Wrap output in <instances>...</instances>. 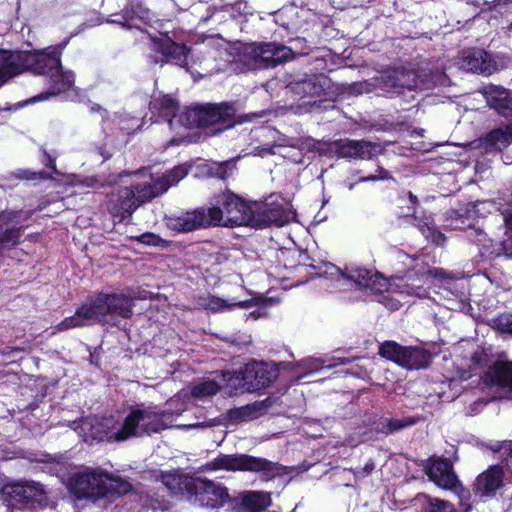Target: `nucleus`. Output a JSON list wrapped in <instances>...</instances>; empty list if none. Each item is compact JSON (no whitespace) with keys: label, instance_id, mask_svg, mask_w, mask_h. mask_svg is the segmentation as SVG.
Instances as JSON below:
<instances>
[{"label":"nucleus","instance_id":"nucleus-18","mask_svg":"<svg viewBox=\"0 0 512 512\" xmlns=\"http://www.w3.org/2000/svg\"><path fill=\"white\" fill-rule=\"evenodd\" d=\"M427 475L431 481L443 489L455 493L463 492L464 489L453 471L452 464L447 460H434L428 467Z\"/></svg>","mask_w":512,"mask_h":512},{"label":"nucleus","instance_id":"nucleus-48","mask_svg":"<svg viewBox=\"0 0 512 512\" xmlns=\"http://www.w3.org/2000/svg\"><path fill=\"white\" fill-rule=\"evenodd\" d=\"M475 406L483 407L484 406V402H482V401L476 402Z\"/></svg>","mask_w":512,"mask_h":512},{"label":"nucleus","instance_id":"nucleus-29","mask_svg":"<svg viewBox=\"0 0 512 512\" xmlns=\"http://www.w3.org/2000/svg\"><path fill=\"white\" fill-rule=\"evenodd\" d=\"M417 227L422 235L435 245L442 246L446 242L445 235L438 230L434 221L430 217L420 219Z\"/></svg>","mask_w":512,"mask_h":512},{"label":"nucleus","instance_id":"nucleus-19","mask_svg":"<svg viewBox=\"0 0 512 512\" xmlns=\"http://www.w3.org/2000/svg\"><path fill=\"white\" fill-rule=\"evenodd\" d=\"M457 64L464 70L488 75L497 69L496 62L492 56L481 49L463 51L458 58Z\"/></svg>","mask_w":512,"mask_h":512},{"label":"nucleus","instance_id":"nucleus-51","mask_svg":"<svg viewBox=\"0 0 512 512\" xmlns=\"http://www.w3.org/2000/svg\"><path fill=\"white\" fill-rule=\"evenodd\" d=\"M295 509H296V507L293 509V511H292V512H295Z\"/></svg>","mask_w":512,"mask_h":512},{"label":"nucleus","instance_id":"nucleus-9","mask_svg":"<svg viewBox=\"0 0 512 512\" xmlns=\"http://www.w3.org/2000/svg\"><path fill=\"white\" fill-rule=\"evenodd\" d=\"M227 385L236 391L254 392L268 387L278 377V370L272 364L252 361L241 372L222 373Z\"/></svg>","mask_w":512,"mask_h":512},{"label":"nucleus","instance_id":"nucleus-37","mask_svg":"<svg viewBox=\"0 0 512 512\" xmlns=\"http://www.w3.org/2000/svg\"><path fill=\"white\" fill-rule=\"evenodd\" d=\"M413 422L412 421H407V420H401V419H385L384 422H381L380 424L383 425L381 431L383 433H392L394 431H397V430H400L404 427H407L409 425H411Z\"/></svg>","mask_w":512,"mask_h":512},{"label":"nucleus","instance_id":"nucleus-40","mask_svg":"<svg viewBox=\"0 0 512 512\" xmlns=\"http://www.w3.org/2000/svg\"><path fill=\"white\" fill-rule=\"evenodd\" d=\"M303 368L307 369L309 373L316 372L324 367V362L317 358H307L301 361Z\"/></svg>","mask_w":512,"mask_h":512},{"label":"nucleus","instance_id":"nucleus-11","mask_svg":"<svg viewBox=\"0 0 512 512\" xmlns=\"http://www.w3.org/2000/svg\"><path fill=\"white\" fill-rule=\"evenodd\" d=\"M2 497L11 507L19 509L42 507L47 504L45 487L33 480H21L5 484Z\"/></svg>","mask_w":512,"mask_h":512},{"label":"nucleus","instance_id":"nucleus-44","mask_svg":"<svg viewBox=\"0 0 512 512\" xmlns=\"http://www.w3.org/2000/svg\"><path fill=\"white\" fill-rule=\"evenodd\" d=\"M298 149H299V151H302V146H301V145H299ZM301 155H302V153H301V152H299V156H297V155H293V156L291 157L292 161H294V162H296V163H302Z\"/></svg>","mask_w":512,"mask_h":512},{"label":"nucleus","instance_id":"nucleus-10","mask_svg":"<svg viewBox=\"0 0 512 512\" xmlns=\"http://www.w3.org/2000/svg\"><path fill=\"white\" fill-rule=\"evenodd\" d=\"M170 480L178 486L183 484L190 495L191 501L200 506L216 509L223 507L230 501L228 489L213 481L199 478H186L182 481L181 478L166 476L164 477V483L171 489L175 487L171 486Z\"/></svg>","mask_w":512,"mask_h":512},{"label":"nucleus","instance_id":"nucleus-32","mask_svg":"<svg viewBox=\"0 0 512 512\" xmlns=\"http://www.w3.org/2000/svg\"><path fill=\"white\" fill-rule=\"evenodd\" d=\"M219 390V385L213 380H206L196 384L192 390L191 395L195 398L202 399L215 395Z\"/></svg>","mask_w":512,"mask_h":512},{"label":"nucleus","instance_id":"nucleus-34","mask_svg":"<svg viewBox=\"0 0 512 512\" xmlns=\"http://www.w3.org/2000/svg\"><path fill=\"white\" fill-rule=\"evenodd\" d=\"M487 447L496 455L499 459L505 460L512 456V441L505 440L502 442L494 441L487 445Z\"/></svg>","mask_w":512,"mask_h":512},{"label":"nucleus","instance_id":"nucleus-49","mask_svg":"<svg viewBox=\"0 0 512 512\" xmlns=\"http://www.w3.org/2000/svg\"><path fill=\"white\" fill-rule=\"evenodd\" d=\"M249 316H250V317H253L254 319H256V318H257V316L255 315V312L250 313V315H249Z\"/></svg>","mask_w":512,"mask_h":512},{"label":"nucleus","instance_id":"nucleus-5","mask_svg":"<svg viewBox=\"0 0 512 512\" xmlns=\"http://www.w3.org/2000/svg\"><path fill=\"white\" fill-rule=\"evenodd\" d=\"M133 306V298L125 294L101 293L92 301L79 307L73 316L58 323L55 332L84 327L96 322L115 324L118 318L131 317Z\"/></svg>","mask_w":512,"mask_h":512},{"label":"nucleus","instance_id":"nucleus-7","mask_svg":"<svg viewBox=\"0 0 512 512\" xmlns=\"http://www.w3.org/2000/svg\"><path fill=\"white\" fill-rule=\"evenodd\" d=\"M68 489L77 498L98 499L108 494L126 493L129 485L102 469L80 467L69 477Z\"/></svg>","mask_w":512,"mask_h":512},{"label":"nucleus","instance_id":"nucleus-2","mask_svg":"<svg viewBox=\"0 0 512 512\" xmlns=\"http://www.w3.org/2000/svg\"><path fill=\"white\" fill-rule=\"evenodd\" d=\"M322 275L339 283V286L355 285L360 289L370 291L376 301L389 310H398L403 301L410 297L425 298L428 296L427 287L434 284L436 279H443L445 272L439 268H421L405 278L396 277L388 280L378 273L360 267H347L345 271L331 263L323 266Z\"/></svg>","mask_w":512,"mask_h":512},{"label":"nucleus","instance_id":"nucleus-26","mask_svg":"<svg viewBox=\"0 0 512 512\" xmlns=\"http://www.w3.org/2000/svg\"><path fill=\"white\" fill-rule=\"evenodd\" d=\"M240 501L247 512H262L271 504L270 494L260 491L243 492Z\"/></svg>","mask_w":512,"mask_h":512},{"label":"nucleus","instance_id":"nucleus-21","mask_svg":"<svg viewBox=\"0 0 512 512\" xmlns=\"http://www.w3.org/2000/svg\"><path fill=\"white\" fill-rule=\"evenodd\" d=\"M150 38L152 50L160 53L165 58V60L161 61V64L173 61L179 66L186 65L188 49L185 45L173 42L167 35L160 34Z\"/></svg>","mask_w":512,"mask_h":512},{"label":"nucleus","instance_id":"nucleus-4","mask_svg":"<svg viewBox=\"0 0 512 512\" xmlns=\"http://www.w3.org/2000/svg\"><path fill=\"white\" fill-rule=\"evenodd\" d=\"M188 174L186 165H179L161 177L151 178L152 183L132 184L118 189L109 200V211L118 221L130 218L142 204L166 192Z\"/></svg>","mask_w":512,"mask_h":512},{"label":"nucleus","instance_id":"nucleus-39","mask_svg":"<svg viewBox=\"0 0 512 512\" xmlns=\"http://www.w3.org/2000/svg\"><path fill=\"white\" fill-rule=\"evenodd\" d=\"M177 108H178L177 102L174 99H172L171 97L164 96L161 99L160 109H161V113L163 114L164 117L169 118L171 116H175Z\"/></svg>","mask_w":512,"mask_h":512},{"label":"nucleus","instance_id":"nucleus-33","mask_svg":"<svg viewBox=\"0 0 512 512\" xmlns=\"http://www.w3.org/2000/svg\"><path fill=\"white\" fill-rule=\"evenodd\" d=\"M258 410L255 406H243L230 412V419L233 421H249L257 418Z\"/></svg>","mask_w":512,"mask_h":512},{"label":"nucleus","instance_id":"nucleus-41","mask_svg":"<svg viewBox=\"0 0 512 512\" xmlns=\"http://www.w3.org/2000/svg\"><path fill=\"white\" fill-rule=\"evenodd\" d=\"M137 239L139 242L150 246H158L161 242V238L153 233L142 234Z\"/></svg>","mask_w":512,"mask_h":512},{"label":"nucleus","instance_id":"nucleus-22","mask_svg":"<svg viewBox=\"0 0 512 512\" xmlns=\"http://www.w3.org/2000/svg\"><path fill=\"white\" fill-rule=\"evenodd\" d=\"M381 86L397 94H402L405 89L412 91L418 87L416 74L411 71L393 70L381 77Z\"/></svg>","mask_w":512,"mask_h":512},{"label":"nucleus","instance_id":"nucleus-47","mask_svg":"<svg viewBox=\"0 0 512 512\" xmlns=\"http://www.w3.org/2000/svg\"><path fill=\"white\" fill-rule=\"evenodd\" d=\"M354 186H355V183H349V184L347 185V187H348V189H349V190H353V189H354Z\"/></svg>","mask_w":512,"mask_h":512},{"label":"nucleus","instance_id":"nucleus-38","mask_svg":"<svg viewBox=\"0 0 512 512\" xmlns=\"http://www.w3.org/2000/svg\"><path fill=\"white\" fill-rule=\"evenodd\" d=\"M506 226V238L502 242L503 250L508 257L512 258V215L504 218Z\"/></svg>","mask_w":512,"mask_h":512},{"label":"nucleus","instance_id":"nucleus-13","mask_svg":"<svg viewBox=\"0 0 512 512\" xmlns=\"http://www.w3.org/2000/svg\"><path fill=\"white\" fill-rule=\"evenodd\" d=\"M382 357L391 360L407 369L426 367L431 359L430 354L417 347H402L395 342L383 343L379 348Z\"/></svg>","mask_w":512,"mask_h":512},{"label":"nucleus","instance_id":"nucleus-3","mask_svg":"<svg viewBox=\"0 0 512 512\" xmlns=\"http://www.w3.org/2000/svg\"><path fill=\"white\" fill-rule=\"evenodd\" d=\"M68 44V40L55 47L35 51L9 52L0 50V87L11 77L24 71L34 74L48 75L52 79V91L41 93L31 102L44 101L50 96L68 90L74 83V74L63 72L60 54Z\"/></svg>","mask_w":512,"mask_h":512},{"label":"nucleus","instance_id":"nucleus-50","mask_svg":"<svg viewBox=\"0 0 512 512\" xmlns=\"http://www.w3.org/2000/svg\"><path fill=\"white\" fill-rule=\"evenodd\" d=\"M409 196H410V199H411V200H414V199H415V197L413 196V194L409 193Z\"/></svg>","mask_w":512,"mask_h":512},{"label":"nucleus","instance_id":"nucleus-20","mask_svg":"<svg viewBox=\"0 0 512 512\" xmlns=\"http://www.w3.org/2000/svg\"><path fill=\"white\" fill-rule=\"evenodd\" d=\"M260 298L239 299L238 297L220 298L213 295L200 296L197 299V304L205 310L211 312H225L231 311L235 308L249 309L253 306L259 305Z\"/></svg>","mask_w":512,"mask_h":512},{"label":"nucleus","instance_id":"nucleus-35","mask_svg":"<svg viewBox=\"0 0 512 512\" xmlns=\"http://www.w3.org/2000/svg\"><path fill=\"white\" fill-rule=\"evenodd\" d=\"M235 169V164L233 160L224 161L221 163H215L212 170L213 174L220 178V179H226L229 176L232 175L233 171Z\"/></svg>","mask_w":512,"mask_h":512},{"label":"nucleus","instance_id":"nucleus-43","mask_svg":"<svg viewBox=\"0 0 512 512\" xmlns=\"http://www.w3.org/2000/svg\"><path fill=\"white\" fill-rule=\"evenodd\" d=\"M374 468L375 464L370 460L363 466L360 471H358L357 475L361 477L367 476L374 470Z\"/></svg>","mask_w":512,"mask_h":512},{"label":"nucleus","instance_id":"nucleus-12","mask_svg":"<svg viewBox=\"0 0 512 512\" xmlns=\"http://www.w3.org/2000/svg\"><path fill=\"white\" fill-rule=\"evenodd\" d=\"M217 207L222 215L217 226H242L254 223V210L240 197L231 192H224L217 198Z\"/></svg>","mask_w":512,"mask_h":512},{"label":"nucleus","instance_id":"nucleus-14","mask_svg":"<svg viewBox=\"0 0 512 512\" xmlns=\"http://www.w3.org/2000/svg\"><path fill=\"white\" fill-rule=\"evenodd\" d=\"M222 215L214 206L208 209H196L187 211L170 219V226L179 232H190L208 226H217Z\"/></svg>","mask_w":512,"mask_h":512},{"label":"nucleus","instance_id":"nucleus-23","mask_svg":"<svg viewBox=\"0 0 512 512\" xmlns=\"http://www.w3.org/2000/svg\"><path fill=\"white\" fill-rule=\"evenodd\" d=\"M482 93L491 108L505 117L512 116V93L510 91L490 84L483 88Z\"/></svg>","mask_w":512,"mask_h":512},{"label":"nucleus","instance_id":"nucleus-28","mask_svg":"<svg viewBox=\"0 0 512 512\" xmlns=\"http://www.w3.org/2000/svg\"><path fill=\"white\" fill-rule=\"evenodd\" d=\"M487 147L501 150L512 143V123L501 128L492 130L485 138Z\"/></svg>","mask_w":512,"mask_h":512},{"label":"nucleus","instance_id":"nucleus-42","mask_svg":"<svg viewBox=\"0 0 512 512\" xmlns=\"http://www.w3.org/2000/svg\"><path fill=\"white\" fill-rule=\"evenodd\" d=\"M388 178L387 171L383 170L382 168L378 169V174L376 175H370L367 177H360L358 182H368V181H376V180H384Z\"/></svg>","mask_w":512,"mask_h":512},{"label":"nucleus","instance_id":"nucleus-15","mask_svg":"<svg viewBox=\"0 0 512 512\" xmlns=\"http://www.w3.org/2000/svg\"><path fill=\"white\" fill-rule=\"evenodd\" d=\"M504 486V469L500 465H491L480 473L472 486V493L479 501L493 499Z\"/></svg>","mask_w":512,"mask_h":512},{"label":"nucleus","instance_id":"nucleus-46","mask_svg":"<svg viewBox=\"0 0 512 512\" xmlns=\"http://www.w3.org/2000/svg\"><path fill=\"white\" fill-rule=\"evenodd\" d=\"M485 204H487V203H486V202H479V203H477V204L475 205V207L477 208V210H479V207H480V206H483V205H485Z\"/></svg>","mask_w":512,"mask_h":512},{"label":"nucleus","instance_id":"nucleus-27","mask_svg":"<svg viewBox=\"0 0 512 512\" xmlns=\"http://www.w3.org/2000/svg\"><path fill=\"white\" fill-rule=\"evenodd\" d=\"M327 78L323 75H312L305 80L298 82L294 86V90L303 97H319L324 91L327 84Z\"/></svg>","mask_w":512,"mask_h":512},{"label":"nucleus","instance_id":"nucleus-6","mask_svg":"<svg viewBox=\"0 0 512 512\" xmlns=\"http://www.w3.org/2000/svg\"><path fill=\"white\" fill-rule=\"evenodd\" d=\"M227 61L235 65L234 70L273 68L294 58L290 47L278 43H234L225 49Z\"/></svg>","mask_w":512,"mask_h":512},{"label":"nucleus","instance_id":"nucleus-45","mask_svg":"<svg viewBox=\"0 0 512 512\" xmlns=\"http://www.w3.org/2000/svg\"><path fill=\"white\" fill-rule=\"evenodd\" d=\"M91 112H105L98 104H93L91 106Z\"/></svg>","mask_w":512,"mask_h":512},{"label":"nucleus","instance_id":"nucleus-31","mask_svg":"<svg viewBox=\"0 0 512 512\" xmlns=\"http://www.w3.org/2000/svg\"><path fill=\"white\" fill-rule=\"evenodd\" d=\"M424 499V512H459L450 501L428 495Z\"/></svg>","mask_w":512,"mask_h":512},{"label":"nucleus","instance_id":"nucleus-24","mask_svg":"<svg viewBox=\"0 0 512 512\" xmlns=\"http://www.w3.org/2000/svg\"><path fill=\"white\" fill-rule=\"evenodd\" d=\"M19 212L0 213V250L15 246L21 236L20 228L14 225Z\"/></svg>","mask_w":512,"mask_h":512},{"label":"nucleus","instance_id":"nucleus-16","mask_svg":"<svg viewBox=\"0 0 512 512\" xmlns=\"http://www.w3.org/2000/svg\"><path fill=\"white\" fill-rule=\"evenodd\" d=\"M157 21L155 15L149 9L133 3L127 5L120 15H114V17L107 19L108 23L118 24L128 30L138 29L140 31H144L142 25L153 26Z\"/></svg>","mask_w":512,"mask_h":512},{"label":"nucleus","instance_id":"nucleus-17","mask_svg":"<svg viewBox=\"0 0 512 512\" xmlns=\"http://www.w3.org/2000/svg\"><path fill=\"white\" fill-rule=\"evenodd\" d=\"M227 113L218 106H195L179 116V122L187 128L208 127L218 124Z\"/></svg>","mask_w":512,"mask_h":512},{"label":"nucleus","instance_id":"nucleus-30","mask_svg":"<svg viewBox=\"0 0 512 512\" xmlns=\"http://www.w3.org/2000/svg\"><path fill=\"white\" fill-rule=\"evenodd\" d=\"M262 214L263 221L269 224H274L279 227L290 222L295 216L291 211L285 210L279 205H276L269 209L265 207L262 211Z\"/></svg>","mask_w":512,"mask_h":512},{"label":"nucleus","instance_id":"nucleus-1","mask_svg":"<svg viewBox=\"0 0 512 512\" xmlns=\"http://www.w3.org/2000/svg\"><path fill=\"white\" fill-rule=\"evenodd\" d=\"M182 397L183 394L180 393L171 398L167 403V409L162 412L148 407L134 409L125 416L118 414L104 418L87 417L82 419L74 429L86 442H121L131 437L157 433L174 426L178 428L200 427L199 422H176V418L186 410L183 404L180 408L173 409L181 402Z\"/></svg>","mask_w":512,"mask_h":512},{"label":"nucleus","instance_id":"nucleus-25","mask_svg":"<svg viewBox=\"0 0 512 512\" xmlns=\"http://www.w3.org/2000/svg\"><path fill=\"white\" fill-rule=\"evenodd\" d=\"M376 146L367 141L344 140L338 144V154L345 158L368 159Z\"/></svg>","mask_w":512,"mask_h":512},{"label":"nucleus","instance_id":"nucleus-36","mask_svg":"<svg viewBox=\"0 0 512 512\" xmlns=\"http://www.w3.org/2000/svg\"><path fill=\"white\" fill-rule=\"evenodd\" d=\"M494 327L503 333L512 334V313H504L493 320Z\"/></svg>","mask_w":512,"mask_h":512},{"label":"nucleus","instance_id":"nucleus-8","mask_svg":"<svg viewBox=\"0 0 512 512\" xmlns=\"http://www.w3.org/2000/svg\"><path fill=\"white\" fill-rule=\"evenodd\" d=\"M204 470L215 471H241L261 473L266 481L280 474V467L265 458L255 457L247 454H222L207 462Z\"/></svg>","mask_w":512,"mask_h":512}]
</instances>
